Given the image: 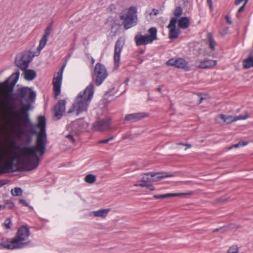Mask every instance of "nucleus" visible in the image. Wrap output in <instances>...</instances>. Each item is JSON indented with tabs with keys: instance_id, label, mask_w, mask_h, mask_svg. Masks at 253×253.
I'll list each match as a JSON object with an SVG mask.
<instances>
[{
	"instance_id": "obj_5",
	"label": "nucleus",
	"mask_w": 253,
	"mask_h": 253,
	"mask_svg": "<svg viewBox=\"0 0 253 253\" xmlns=\"http://www.w3.org/2000/svg\"><path fill=\"white\" fill-rule=\"evenodd\" d=\"M37 50L33 53L31 51H25L23 52L19 57H17L15 59L16 66L21 70H25L27 69L29 63L32 61L35 56H38Z\"/></svg>"
},
{
	"instance_id": "obj_11",
	"label": "nucleus",
	"mask_w": 253,
	"mask_h": 253,
	"mask_svg": "<svg viewBox=\"0 0 253 253\" xmlns=\"http://www.w3.org/2000/svg\"><path fill=\"white\" fill-rule=\"evenodd\" d=\"M149 116V114L144 112H138L126 114L124 120V123L135 122Z\"/></svg>"
},
{
	"instance_id": "obj_18",
	"label": "nucleus",
	"mask_w": 253,
	"mask_h": 253,
	"mask_svg": "<svg viewBox=\"0 0 253 253\" xmlns=\"http://www.w3.org/2000/svg\"><path fill=\"white\" fill-rule=\"evenodd\" d=\"M196 64V66L199 68L207 69L215 66L217 64V61L214 60H206L201 61L199 65L197 64V62Z\"/></svg>"
},
{
	"instance_id": "obj_20",
	"label": "nucleus",
	"mask_w": 253,
	"mask_h": 253,
	"mask_svg": "<svg viewBox=\"0 0 253 253\" xmlns=\"http://www.w3.org/2000/svg\"><path fill=\"white\" fill-rule=\"evenodd\" d=\"M192 192L190 193H167L163 195H156L154 196L155 199H165L176 196H182L190 195Z\"/></svg>"
},
{
	"instance_id": "obj_6",
	"label": "nucleus",
	"mask_w": 253,
	"mask_h": 253,
	"mask_svg": "<svg viewBox=\"0 0 253 253\" xmlns=\"http://www.w3.org/2000/svg\"><path fill=\"white\" fill-rule=\"evenodd\" d=\"M107 76L108 73L105 66L100 63H97L92 74V80L95 84L97 86L101 84Z\"/></svg>"
},
{
	"instance_id": "obj_3",
	"label": "nucleus",
	"mask_w": 253,
	"mask_h": 253,
	"mask_svg": "<svg viewBox=\"0 0 253 253\" xmlns=\"http://www.w3.org/2000/svg\"><path fill=\"white\" fill-rule=\"evenodd\" d=\"M136 6H132L123 10L120 14V19L125 30H127L137 24L138 17Z\"/></svg>"
},
{
	"instance_id": "obj_13",
	"label": "nucleus",
	"mask_w": 253,
	"mask_h": 253,
	"mask_svg": "<svg viewBox=\"0 0 253 253\" xmlns=\"http://www.w3.org/2000/svg\"><path fill=\"white\" fill-rule=\"evenodd\" d=\"M66 102L65 100H59L54 108V116L57 120L60 119L65 111Z\"/></svg>"
},
{
	"instance_id": "obj_9",
	"label": "nucleus",
	"mask_w": 253,
	"mask_h": 253,
	"mask_svg": "<svg viewBox=\"0 0 253 253\" xmlns=\"http://www.w3.org/2000/svg\"><path fill=\"white\" fill-rule=\"evenodd\" d=\"M124 44V42L121 38L119 39L116 42L114 49V69H117L119 66L120 60V54L122 50V48Z\"/></svg>"
},
{
	"instance_id": "obj_39",
	"label": "nucleus",
	"mask_w": 253,
	"mask_h": 253,
	"mask_svg": "<svg viewBox=\"0 0 253 253\" xmlns=\"http://www.w3.org/2000/svg\"><path fill=\"white\" fill-rule=\"evenodd\" d=\"M246 5V4H243V5L239 8V9H238L237 13L236 14L237 17H239L240 13L243 12L244 10Z\"/></svg>"
},
{
	"instance_id": "obj_27",
	"label": "nucleus",
	"mask_w": 253,
	"mask_h": 253,
	"mask_svg": "<svg viewBox=\"0 0 253 253\" xmlns=\"http://www.w3.org/2000/svg\"><path fill=\"white\" fill-rule=\"evenodd\" d=\"M139 180L144 183L151 182V173L142 174L139 177Z\"/></svg>"
},
{
	"instance_id": "obj_45",
	"label": "nucleus",
	"mask_w": 253,
	"mask_h": 253,
	"mask_svg": "<svg viewBox=\"0 0 253 253\" xmlns=\"http://www.w3.org/2000/svg\"><path fill=\"white\" fill-rule=\"evenodd\" d=\"M225 19H226V20L227 21V22L229 24H231L232 23V20H231L230 17L228 15H226L225 16Z\"/></svg>"
},
{
	"instance_id": "obj_46",
	"label": "nucleus",
	"mask_w": 253,
	"mask_h": 253,
	"mask_svg": "<svg viewBox=\"0 0 253 253\" xmlns=\"http://www.w3.org/2000/svg\"><path fill=\"white\" fill-rule=\"evenodd\" d=\"M134 185L135 187H146V184L144 183H140V184H135Z\"/></svg>"
},
{
	"instance_id": "obj_30",
	"label": "nucleus",
	"mask_w": 253,
	"mask_h": 253,
	"mask_svg": "<svg viewBox=\"0 0 253 253\" xmlns=\"http://www.w3.org/2000/svg\"><path fill=\"white\" fill-rule=\"evenodd\" d=\"M4 248L8 250H13L10 241L6 240L0 243V250Z\"/></svg>"
},
{
	"instance_id": "obj_34",
	"label": "nucleus",
	"mask_w": 253,
	"mask_h": 253,
	"mask_svg": "<svg viewBox=\"0 0 253 253\" xmlns=\"http://www.w3.org/2000/svg\"><path fill=\"white\" fill-rule=\"evenodd\" d=\"M3 224L6 229H10L11 227V225H12V222H11L10 218H6L5 220V221L3 223Z\"/></svg>"
},
{
	"instance_id": "obj_50",
	"label": "nucleus",
	"mask_w": 253,
	"mask_h": 253,
	"mask_svg": "<svg viewBox=\"0 0 253 253\" xmlns=\"http://www.w3.org/2000/svg\"><path fill=\"white\" fill-rule=\"evenodd\" d=\"M5 184V183L3 182V180H0V187L2 186Z\"/></svg>"
},
{
	"instance_id": "obj_14",
	"label": "nucleus",
	"mask_w": 253,
	"mask_h": 253,
	"mask_svg": "<svg viewBox=\"0 0 253 253\" xmlns=\"http://www.w3.org/2000/svg\"><path fill=\"white\" fill-rule=\"evenodd\" d=\"M167 65L174 66L177 68L185 69L186 70H188L189 68L187 61L181 58L170 59L167 62Z\"/></svg>"
},
{
	"instance_id": "obj_32",
	"label": "nucleus",
	"mask_w": 253,
	"mask_h": 253,
	"mask_svg": "<svg viewBox=\"0 0 253 253\" xmlns=\"http://www.w3.org/2000/svg\"><path fill=\"white\" fill-rule=\"evenodd\" d=\"M11 194L14 196H18L22 195V190L20 188L16 187L11 190Z\"/></svg>"
},
{
	"instance_id": "obj_53",
	"label": "nucleus",
	"mask_w": 253,
	"mask_h": 253,
	"mask_svg": "<svg viewBox=\"0 0 253 253\" xmlns=\"http://www.w3.org/2000/svg\"><path fill=\"white\" fill-rule=\"evenodd\" d=\"M186 146H187V148H190L191 147V144H186Z\"/></svg>"
},
{
	"instance_id": "obj_35",
	"label": "nucleus",
	"mask_w": 253,
	"mask_h": 253,
	"mask_svg": "<svg viewBox=\"0 0 253 253\" xmlns=\"http://www.w3.org/2000/svg\"><path fill=\"white\" fill-rule=\"evenodd\" d=\"M248 144L247 142H239L238 143L233 145L230 147H229V149H231L233 148H238L241 146H245Z\"/></svg>"
},
{
	"instance_id": "obj_31",
	"label": "nucleus",
	"mask_w": 253,
	"mask_h": 253,
	"mask_svg": "<svg viewBox=\"0 0 253 253\" xmlns=\"http://www.w3.org/2000/svg\"><path fill=\"white\" fill-rule=\"evenodd\" d=\"M182 12L183 10L180 6L176 7L173 11V14L174 16L173 18H175L177 20V18L182 15Z\"/></svg>"
},
{
	"instance_id": "obj_12",
	"label": "nucleus",
	"mask_w": 253,
	"mask_h": 253,
	"mask_svg": "<svg viewBox=\"0 0 253 253\" xmlns=\"http://www.w3.org/2000/svg\"><path fill=\"white\" fill-rule=\"evenodd\" d=\"M177 19L175 18H171L168 28L169 29V37L170 40L176 39L179 34V32L176 29Z\"/></svg>"
},
{
	"instance_id": "obj_23",
	"label": "nucleus",
	"mask_w": 253,
	"mask_h": 253,
	"mask_svg": "<svg viewBox=\"0 0 253 253\" xmlns=\"http://www.w3.org/2000/svg\"><path fill=\"white\" fill-rule=\"evenodd\" d=\"M170 176V175H168L165 173H151V182L158 181L161 179Z\"/></svg>"
},
{
	"instance_id": "obj_21",
	"label": "nucleus",
	"mask_w": 253,
	"mask_h": 253,
	"mask_svg": "<svg viewBox=\"0 0 253 253\" xmlns=\"http://www.w3.org/2000/svg\"><path fill=\"white\" fill-rule=\"evenodd\" d=\"M24 71V77L27 81H32L36 77V73L35 71L31 69L22 70Z\"/></svg>"
},
{
	"instance_id": "obj_48",
	"label": "nucleus",
	"mask_w": 253,
	"mask_h": 253,
	"mask_svg": "<svg viewBox=\"0 0 253 253\" xmlns=\"http://www.w3.org/2000/svg\"><path fill=\"white\" fill-rule=\"evenodd\" d=\"M226 228V227L223 226V227H220V228H216V229H214V230H213V232H217V231H218L219 230H220V229H222V228Z\"/></svg>"
},
{
	"instance_id": "obj_55",
	"label": "nucleus",
	"mask_w": 253,
	"mask_h": 253,
	"mask_svg": "<svg viewBox=\"0 0 253 253\" xmlns=\"http://www.w3.org/2000/svg\"><path fill=\"white\" fill-rule=\"evenodd\" d=\"M1 208H2V206H1V205H0V210H1Z\"/></svg>"
},
{
	"instance_id": "obj_42",
	"label": "nucleus",
	"mask_w": 253,
	"mask_h": 253,
	"mask_svg": "<svg viewBox=\"0 0 253 253\" xmlns=\"http://www.w3.org/2000/svg\"><path fill=\"white\" fill-rule=\"evenodd\" d=\"M207 3L209 5L210 9L212 10L213 9L212 3V0H207Z\"/></svg>"
},
{
	"instance_id": "obj_28",
	"label": "nucleus",
	"mask_w": 253,
	"mask_h": 253,
	"mask_svg": "<svg viewBox=\"0 0 253 253\" xmlns=\"http://www.w3.org/2000/svg\"><path fill=\"white\" fill-rule=\"evenodd\" d=\"M208 42H209L210 47L211 48V49L212 50H214L215 49V42L214 38L211 33H208Z\"/></svg>"
},
{
	"instance_id": "obj_51",
	"label": "nucleus",
	"mask_w": 253,
	"mask_h": 253,
	"mask_svg": "<svg viewBox=\"0 0 253 253\" xmlns=\"http://www.w3.org/2000/svg\"><path fill=\"white\" fill-rule=\"evenodd\" d=\"M91 64L92 65L94 64V63L95 62V59L93 57H91Z\"/></svg>"
},
{
	"instance_id": "obj_54",
	"label": "nucleus",
	"mask_w": 253,
	"mask_h": 253,
	"mask_svg": "<svg viewBox=\"0 0 253 253\" xmlns=\"http://www.w3.org/2000/svg\"><path fill=\"white\" fill-rule=\"evenodd\" d=\"M157 91H159V92H161V89L160 87L158 88H157Z\"/></svg>"
},
{
	"instance_id": "obj_43",
	"label": "nucleus",
	"mask_w": 253,
	"mask_h": 253,
	"mask_svg": "<svg viewBox=\"0 0 253 253\" xmlns=\"http://www.w3.org/2000/svg\"><path fill=\"white\" fill-rule=\"evenodd\" d=\"M19 203L23 205L24 206L28 207L29 206L27 202L24 199H20L19 200Z\"/></svg>"
},
{
	"instance_id": "obj_24",
	"label": "nucleus",
	"mask_w": 253,
	"mask_h": 253,
	"mask_svg": "<svg viewBox=\"0 0 253 253\" xmlns=\"http://www.w3.org/2000/svg\"><path fill=\"white\" fill-rule=\"evenodd\" d=\"M109 211L110 210L109 209H100L96 211H93L92 214L95 217L105 218L108 214Z\"/></svg>"
},
{
	"instance_id": "obj_10",
	"label": "nucleus",
	"mask_w": 253,
	"mask_h": 253,
	"mask_svg": "<svg viewBox=\"0 0 253 253\" xmlns=\"http://www.w3.org/2000/svg\"><path fill=\"white\" fill-rule=\"evenodd\" d=\"M249 116V115L247 112H245L244 115H240L239 116H233L232 115L226 116L223 114H220L216 118V120L218 121L219 119H221L225 123L229 124L238 120H246Z\"/></svg>"
},
{
	"instance_id": "obj_2",
	"label": "nucleus",
	"mask_w": 253,
	"mask_h": 253,
	"mask_svg": "<svg viewBox=\"0 0 253 253\" xmlns=\"http://www.w3.org/2000/svg\"><path fill=\"white\" fill-rule=\"evenodd\" d=\"M30 229L27 225H22L18 229L15 237L10 241L13 250L22 249L32 245V242L27 240L30 236Z\"/></svg>"
},
{
	"instance_id": "obj_26",
	"label": "nucleus",
	"mask_w": 253,
	"mask_h": 253,
	"mask_svg": "<svg viewBox=\"0 0 253 253\" xmlns=\"http://www.w3.org/2000/svg\"><path fill=\"white\" fill-rule=\"evenodd\" d=\"M243 68L246 69L253 67V56H250L248 58L245 59L243 63Z\"/></svg>"
},
{
	"instance_id": "obj_52",
	"label": "nucleus",
	"mask_w": 253,
	"mask_h": 253,
	"mask_svg": "<svg viewBox=\"0 0 253 253\" xmlns=\"http://www.w3.org/2000/svg\"><path fill=\"white\" fill-rule=\"evenodd\" d=\"M1 206H2L1 209H7L6 207L5 206V204L3 205H1Z\"/></svg>"
},
{
	"instance_id": "obj_22",
	"label": "nucleus",
	"mask_w": 253,
	"mask_h": 253,
	"mask_svg": "<svg viewBox=\"0 0 253 253\" xmlns=\"http://www.w3.org/2000/svg\"><path fill=\"white\" fill-rule=\"evenodd\" d=\"M177 22L178 27L183 29H187L190 25L189 19L187 17H182Z\"/></svg>"
},
{
	"instance_id": "obj_16",
	"label": "nucleus",
	"mask_w": 253,
	"mask_h": 253,
	"mask_svg": "<svg viewBox=\"0 0 253 253\" xmlns=\"http://www.w3.org/2000/svg\"><path fill=\"white\" fill-rule=\"evenodd\" d=\"M109 120L108 119H100L96 121L93 125L95 131H103L109 128Z\"/></svg>"
},
{
	"instance_id": "obj_7",
	"label": "nucleus",
	"mask_w": 253,
	"mask_h": 253,
	"mask_svg": "<svg viewBox=\"0 0 253 253\" xmlns=\"http://www.w3.org/2000/svg\"><path fill=\"white\" fill-rule=\"evenodd\" d=\"M65 64L63 65L59 72H58L54 75L53 79V85L54 97L57 98L61 93V86L63 77V72L65 67Z\"/></svg>"
},
{
	"instance_id": "obj_44",
	"label": "nucleus",
	"mask_w": 253,
	"mask_h": 253,
	"mask_svg": "<svg viewBox=\"0 0 253 253\" xmlns=\"http://www.w3.org/2000/svg\"><path fill=\"white\" fill-rule=\"evenodd\" d=\"M146 187L151 191H153L155 189L154 187L150 184H146Z\"/></svg>"
},
{
	"instance_id": "obj_29",
	"label": "nucleus",
	"mask_w": 253,
	"mask_h": 253,
	"mask_svg": "<svg viewBox=\"0 0 253 253\" xmlns=\"http://www.w3.org/2000/svg\"><path fill=\"white\" fill-rule=\"evenodd\" d=\"M96 176L91 174H87L84 178V181L89 184H92L96 181Z\"/></svg>"
},
{
	"instance_id": "obj_17",
	"label": "nucleus",
	"mask_w": 253,
	"mask_h": 253,
	"mask_svg": "<svg viewBox=\"0 0 253 253\" xmlns=\"http://www.w3.org/2000/svg\"><path fill=\"white\" fill-rule=\"evenodd\" d=\"M14 86L8 83V81H5L3 83H0V89H2L5 91L6 96L9 99L12 97Z\"/></svg>"
},
{
	"instance_id": "obj_38",
	"label": "nucleus",
	"mask_w": 253,
	"mask_h": 253,
	"mask_svg": "<svg viewBox=\"0 0 253 253\" xmlns=\"http://www.w3.org/2000/svg\"><path fill=\"white\" fill-rule=\"evenodd\" d=\"M114 139V137L113 136H111L110 137H109V138L108 139H104V140H99L98 142V144H105V143H108L110 141L113 140Z\"/></svg>"
},
{
	"instance_id": "obj_25",
	"label": "nucleus",
	"mask_w": 253,
	"mask_h": 253,
	"mask_svg": "<svg viewBox=\"0 0 253 253\" xmlns=\"http://www.w3.org/2000/svg\"><path fill=\"white\" fill-rule=\"evenodd\" d=\"M19 74L18 71L12 74L6 81H8L11 85L14 86L19 79Z\"/></svg>"
},
{
	"instance_id": "obj_49",
	"label": "nucleus",
	"mask_w": 253,
	"mask_h": 253,
	"mask_svg": "<svg viewBox=\"0 0 253 253\" xmlns=\"http://www.w3.org/2000/svg\"><path fill=\"white\" fill-rule=\"evenodd\" d=\"M198 96L200 97V100L198 102V104H200L202 100L204 99V98L201 95V94H198Z\"/></svg>"
},
{
	"instance_id": "obj_15",
	"label": "nucleus",
	"mask_w": 253,
	"mask_h": 253,
	"mask_svg": "<svg viewBox=\"0 0 253 253\" xmlns=\"http://www.w3.org/2000/svg\"><path fill=\"white\" fill-rule=\"evenodd\" d=\"M52 23L49 24L44 31V34L40 41L37 48V54H40L42 49L45 46L48 41V37L52 30Z\"/></svg>"
},
{
	"instance_id": "obj_40",
	"label": "nucleus",
	"mask_w": 253,
	"mask_h": 253,
	"mask_svg": "<svg viewBox=\"0 0 253 253\" xmlns=\"http://www.w3.org/2000/svg\"><path fill=\"white\" fill-rule=\"evenodd\" d=\"M248 1H249V0H235V4L239 5L241 2H244V4H247Z\"/></svg>"
},
{
	"instance_id": "obj_1",
	"label": "nucleus",
	"mask_w": 253,
	"mask_h": 253,
	"mask_svg": "<svg viewBox=\"0 0 253 253\" xmlns=\"http://www.w3.org/2000/svg\"><path fill=\"white\" fill-rule=\"evenodd\" d=\"M93 83H90L84 90L80 92L76 97L72 107L69 110L68 113L76 112V115L86 112L91 101L94 91Z\"/></svg>"
},
{
	"instance_id": "obj_33",
	"label": "nucleus",
	"mask_w": 253,
	"mask_h": 253,
	"mask_svg": "<svg viewBox=\"0 0 253 253\" xmlns=\"http://www.w3.org/2000/svg\"><path fill=\"white\" fill-rule=\"evenodd\" d=\"M238 248L237 246L231 247L226 253H238Z\"/></svg>"
},
{
	"instance_id": "obj_47",
	"label": "nucleus",
	"mask_w": 253,
	"mask_h": 253,
	"mask_svg": "<svg viewBox=\"0 0 253 253\" xmlns=\"http://www.w3.org/2000/svg\"><path fill=\"white\" fill-rule=\"evenodd\" d=\"M227 33H228V29L227 28H226V29L223 30V31L220 32V34L221 35H223V36H224L225 35H226L227 34Z\"/></svg>"
},
{
	"instance_id": "obj_8",
	"label": "nucleus",
	"mask_w": 253,
	"mask_h": 253,
	"mask_svg": "<svg viewBox=\"0 0 253 253\" xmlns=\"http://www.w3.org/2000/svg\"><path fill=\"white\" fill-rule=\"evenodd\" d=\"M80 123V121L73 122L68 127V129L70 131V133L66 135L65 137L72 143H74L75 142L74 135H78L79 131L82 128Z\"/></svg>"
},
{
	"instance_id": "obj_19",
	"label": "nucleus",
	"mask_w": 253,
	"mask_h": 253,
	"mask_svg": "<svg viewBox=\"0 0 253 253\" xmlns=\"http://www.w3.org/2000/svg\"><path fill=\"white\" fill-rule=\"evenodd\" d=\"M22 134H24L26 136V138L25 141V143L28 145L30 144L32 141V135L33 134H32L28 131V128L27 129V131H25L21 129L19 127L17 130V137L18 138H20L21 137Z\"/></svg>"
},
{
	"instance_id": "obj_4",
	"label": "nucleus",
	"mask_w": 253,
	"mask_h": 253,
	"mask_svg": "<svg viewBox=\"0 0 253 253\" xmlns=\"http://www.w3.org/2000/svg\"><path fill=\"white\" fill-rule=\"evenodd\" d=\"M149 35L137 34L134 40L137 46L145 45L152 43L157 39V30L155 27H152L148 30Z\"/></svg>"
},
{
	"instance_id": "obj_37",
	"label": "nucleus",
	"mask_w": 253,
	"mask_h": 253,
	"mask_svg": "<svg viewBox=\"0 0 253 253\" xmlns=\"http://www.w3.org/2000/svg\"><path fill=\"white\" fill-rule=\"evenodd\" d=\"M5 206L6 208L9 210L12 209L14 206V204L13 202L11 201H7L5 203Z\"/></svg>"
},
{
	"instance_id": "obj_36",
	"label": "nucleus",
	"mask_w": 253,
	"mask_h": 253,
	"mask_svg": "<svg viewBox=\"0 0 253 253\" xmlns=\"http://www.w3.org/2000/svg\"><path fill=\"white\" fill-rule=\"evenodd\" d=\"M248 144L247 142H239L238 143L233 145L230 147H229V149H231L233 148H238L241 146H245Z\"/></svg>"
},
{
	"instance_id": "obj_41",
	"label": "nucleus",
	"mask_w": 253,
	"mask_h": 253,
	"mask_svg": "<svg viewBox=\"0 0 253 253\" xmlns=\"http://www.w3.org/2000/svg\"><path fill=\"white\" fill-rule=\"evenodd\" d=\"M159 11L158 9H156L155 8H153L152 9V12H150L149 14L150 15L154 14L155 16H157L159 14Z\"/></svg>"
}]
</instances>
